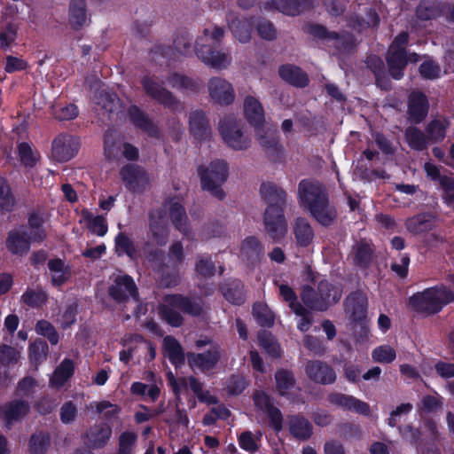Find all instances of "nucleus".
Listing matches in <instances>:
<instances>
[{"label":"nucleus","instance_id":"obj_1","mask_svg":"<svg viewBox=\"0 0 454 454\" xmlns=\"http://www.w3.org/2000/svg\"><path fill=\"white\" fill-rule=\"evenodd\" d=\"M224 35L223 27L215 26L205 28L196 40L195 51L198 58L207 67L215 70L227 69L232 62L229 51L216 49Z\"/></svg>","mask_w":454,"mask_h":454},{"label":"nucleus","instance_id":"obj_2","mask_svg":"<svg viewBox=\"0 0 454 454\" xmlns=\"http://www.w3.org/2000/svg\"><path fill=\"white\" fill-rule=\"evenodd\" d=\"M299 199L321 224L329 225L334 221L336 211L333 207L329 205L319 183L301 181L299 184Z\"/></svg>","mask_w":454,"mask_h":454},{"label":"nucleus","instance_id":"obj_3","mask_svg":"<svg viewBox=\"0 0 454 454\" xmlns=\"http://www.w3.org/2000/svg\"><path fill=\"white\" fill-rule=\"evenodd\" d=\"M454 301V294L446 287L428 288L414 294L410 299L411 306L419 312L426 314L437 313L447 303Z\"/></svg>","mask_w":454,"mask_h":454},{"label":"nucleus","instance_id":"obj_4","mask_svg":"<svg viewBox=\"0 0 454 454\" xmlns=\"http://www.w3.org/2000/svg\"><path fill=\"white\" fill-rule=\"evenodd\" d=\"M176 309L192 316H199L203 311L201 304L196 301L179 294L167 295L160 305V313L162 317L173 326H179L183 322L182 317Z\"/></svg>","mask_w":454,"mask_h":454},{"label":"nucleus","instance_id":"obj_5","mask_svg":"<svg viewBox=\"0 0 454 454\" xmlns=\"http://www.w3.org/2000/svg\"><path fill=\"white\" fill-rule=\"evenodd\" d=\"M286 194L281 192L276 195V199L270 197V204L265 210L264 224L267 232L272 239L283 237L287 231L286 223L283 215V204Z\"/></svg>","mask_w":454,"mask_h":454},{"label":"nucleus","instance_id":"obj_6","mask_svg":"<svg viewBox=\"0 0 454 454\" xmlns=\"http://www.w3.org/2000/svg\"><path fill=\"white\" fill-rule=\"evenodd\" d=\"M340 298V290L332 287L326 281L320 282L318 294H316L310 287L303 288L301 293V299L304 303L311 309L319 310L325 309L328 305L336 302Z\"/></svg>","mask_w":454,"mask_h":454},{"label":"nucleus","instance_id":"obj_7","mask_svg":"<svg viewBox=\"0 0 454 454\" xmlns=\"http://www.w3.org/2000/svg\"><path fill=\"white\" fill-rule=\"evenodd\" d=\"M93 110L95 112H103L105 114H139L138 108L132 105L129 100L121 101L114 93L108 91H99L93 98Z\"/></svg>","mask_w":454,"mask_h":454},{"label":"nucleus","instance_id":"obj_8","mask_svg":"<svg viewBox=\"0 0 454 454\" xmlns=\"http://www.w3.org/2000/svg\"><path fill=\"white\" fill-rule=\"evenodd\" d=\"M219 131L224 142L236 150L246 149L249 140L244 136L241 128L232 115H225L219 122Z\"/></svg>","mask_w":454,"mask_h":454},{"label":"nucleus","instance_id":"obj_9","mask_svg":"<svg viewBox=\"0 0 454 454\" xmlns=\"http://www.w3.org/2000/svg\"><path fill=\"white\" fill-rule=\"evenodd\" d=\"M199 172L203 188L211 191L221 186L226 181L228 166L224 160H216L207 166H201Z\"/></svg>","mask_w":454,"mask_h":454},{"label":"nucleus","instance_id":"obj_10","mask_svg":"<svg viewBox=\"0 0 454 454\" xmlns=\"http://www.w3.org/2000/svg\"><path fill=\"white\" fill-rule=\"evenodd\" d=\"M207 90L210 99L216 105L227 106L231 105L236 98L232 84L226 79L215 76L207 82Z\"/></svg>","mask_w":454,"mask_h":454},{"label":"nucleus","instance_id":"obj_11","mask_svg":"<svg viewBox=\"0 0 454 454\" xmlns=\"http://www.w3.org/2000/svg\"><path fill=\"white\" fill-rule=\"evenodd\" d=\"M79 149L80 141L77 137L60 134L52 141L51 157L58 162H67L78 153Z\"/></svg>","mask_w":454,"mask_h":454},{"label":"nucleus","instance_id":"obj_12","mask_svg":"<svg viewBox=\"0 0 454 454\" xmlns=\"http://www.w3.org/2000/svg\"><path fill=\"white\" fill-rule=\"evenodd\" d=\"M142 83L145 92L159 103L164 105L168 110L182 111L184 109L182 103L154 79L145 77Z\"/></svg>","mask_w":454,"mask_h":454},{"label":"nucleus","instance_id":"obj_13","mask_svg":"<svg viewBox=\"0 0 454 454\" xmlns=\"http://www.w3.org/2000/svg\"><path fill=\"white\" fill-rule=\"evenodd\" d=\"M120 175L126 188L134 192H140L149 184L147 174L138 166L127 165L121 169Z\"/></svg>","mask_w":454,"mask_h":454},{"label":"nucleus","instance_id":"obj_14","mask_svg":"<svg viewBox=\"0 0 454 454\" xmlns=\"http://www.w3.org/2000/svg\"><path fill=\"white\" fill-rule=\"evenodd\" d=\"M249 121L254 126L257 139L262 146L270 148L277 145L276 131L265 121L264 115H250Z\"/></svg>","mask_w":454,"mask_h":454},{"label":"nucleus","instance_id":"obj_15","mask_svg":"<svg viewBox=\"0 0 454 454\" xmlns=\"http://www.w3.org/2000/svg\"><path fill=\"white\" fill-rule=\"evenodd\" d=\"M388 71L394 79L399 80L403 75V69L409 61L417 62L419 57L417 54L406 55V52L388 51L387 57Z\"/></svg>","mask_w":454,"mask_h":454},{"label":"nucleus","instance_id":"obj_16","mask_svg":"<svg viewBox=\"0 0 454 454\" xmlns=\"http://www.w3.org/2000/svg\"><path fill=\"white\" fill-rule=\"evenodd\" d=\"M305 371L308 377L317 383L330 384L336 379L333 370L329 365L319 361L309 362Z\"/></svg>","mask_w":454,"mask_h":454},{"label":"nucleus","instance_id":"obj_17","mask_svg":"<svg viewBox=\"0 0 454 454\" xmlns=\"http://www.w3.org/2000/svg\"><path fill=\"white\" fill-rule=\"evenodd\" d=\"M68 20L74 29H81L89 23L90 19L85 0L70 1Z\"/></svg>","mask_w":454,"mask_h":454},{"label":"nucleus","instance_id":"obj_18","mask_svg":"<svg viewBox=\"0 0 454 454\" xmlns=\"http://www.w3.org/2000/svg\"><path fill=\"white\" fill-rule=\"evenodd\" d=\"M136 285L133 279L129 276H119L114 284L109 289L110 295L116 301H121L136 294Z\"/></svg>","mask_w":454,"mask_h":454},{"label":"nucleus","instance_id":"obj_19","mask_svg":"<svg viewBox=\"0 0 454 454\" xmlns=\"http://www.w3.org/2000/svg\"><path fill=\"white\" fill-rule=\"evenodd\" d=\"M229 28L233 36L241 43H247L251 39L252 24L250 20L242 18L239 19L230 13L227 17Z\"/></svg>","mask_w":454,"mask_h":454},{"label":"nucleus","instance_id":"obj_20","mask_svg":"<svg viewBox=\"0 0 454 454\" xmlns=\"http://www.w3.org/2000/svg\"><path fill=\"white\" fill-rule=\"evenodd\" d=\"M255 405L265 412L276 430L282 428V416L280 411L272 405L269 396L264 393H257L254 396Z\"/></svg>","mask_w":454,"mask_h":454},{"label":"nucleus","instance_id":"obj_21","mask_svg":"<svg viewBox=\"0 0 454 454\" xmlns=\"http://www.w3.org/2000/svg\"><path fill=\"white\" fill-rule=\"evenodd\" d=\"M279 76L289 84L303 88L309 84V77L300 67L293 65H284L278 69Z\"/></svg>","mask_w":454,"mask_h":454},{"label":"nucleus","instance_id":"obj_22","mask_svg":"<svg viewBox=\"0 0 454 454\" xmlns=\"http://www.w3.org/2000/svg\"><path fill=\"white\" fill-rule=\"evenodd\" d=\"M220 358L218 348H214L205 354H190L188 355V362L192 369L207 371L213 368Z\"/></svg>","mask_w":454,"mask_h":454},{"label":"nucleus","instance_id":"obj_23","mask_svg":"<svg viewBox=\"0 0 454 454\" xmlns=\"http://www.w3.org/2000/svg\"><path fill=\"white\" fill-rule=\"evenodd\" d=\"M112 435V428L107 424H98L90 427L86 434L87 443L92 448H101Z\"/></svg>","mask_w":454,"mask_h":454},{"label":"nucleus","instance_id":"obj_24","mask_svg":"<svg viewBox=\"0 0 454 454\" xmlns=\"http://www.w3.org/2000/svg\"><path fill=\"white\" fill-rule=\"evenodd\" d=\"M48 270L51 284L59 286L66 283L71 277L67 264L60 259H51L48 262Z\"/></svg>","mask_w":454,"mask_h":454},{"label":"nucleus","instance_id":"obj_25","mask_svg":"<svg viewBox=\"0 0 454 454\" xmlns=\"http://www.w3.org/2000/svg\"><path fill=\"white\" fill-rule=\"evenodd\" d=\"M331 403L346 410H353L356 412L365 414L369 411L367 403L351 396L342 394H333L329 397Z\"/></svg>","mask_w":454,"mask_h":454},{"label":"nucleus","instance_id":"obj_26","mask_svg":"<svg viewBox=\"0 0 454 454\" xmlns=\"http://www.w3.org/2000/svg\"><path fill=\"white\" fill-rule=\"evenodd\" d=\"M379 23V16L375 11L365 8L363 13L352 15L348 18V26L354 30L362 31Z\"/></svg>","mask_w":454,"mask_h":454},{"label":"nucleus","instance_id":"obj_27","mask_svg":"<svg viewBox=\"0 0 454 454\" xmlns=\"http://www.w3.org/2000/svg\"><path fill=\"white\" fill-rule=\"evenodd\" d=\"M27 233L23 229L10 231L6 239V246L9 251L16 254H23L29 248V241L26 238Z\"/></svg>","mask_w":454,"mask_h":454},{"label":"nucleus","instance_id":"obj_28","mask_svg":"<svg viewBox=\"0 0 454 454\" xmlns=\"http://www.w3.org/2000/svg\"><path fill=\"white\" fill-rule=\"evenodd\" d=\"M167 222L160 210L152 213L150 217V230L158 245H163L167 240Z\"/></svg>","mask_w":454,"mask_h":454},{"label":"nucleus","instance_id":"obj_29","mask_svg":"<svg viewBox=\"0 0 454 454\" xmlns=\"http://www.w3.org/2000/svg\"><path fill=\"white\" fill-rule=\"evenodd\" d=\"M79 222L98 236H104L107 232L105 218L100 215H93L87 209L82 210Z\"/></svg>","mask_w":454,"mask_h":454},{"label":"nucleus","instance_id":"obj_30","mask_svg":"<svg viewBox=\"0 0 454 454\" xmlns=\"http://www.w3.org/2000/svg\"><path fill=\"white\" fill-rule=\"evenodd\" d=\"M435 225L433 215L428 214L419 215L407 220L406 227L409 231L419 234L432 230Z\"/></svg>","mask_w":454,"mask_h":454},{"label":"nucleus","instance_id":"obj_31","mask_svg":"<svg viewBox=\"0 0 454 454\" xmlns=\"http://www.w3.org/2000/svg\"><path fill=\"white\" fill-rule=\"evenodd\" d=\"M346 309L351 313L354 320H360L365 316L367 301L361 294H355L346 300Z\"/></svg>","mask_w":454,"mask_h":454},{"label":"nucleus","instance_id":"obj_32","mask_svg":"<svg viewBox=\"0 0 454 454\" xmlns=\"http://www.w3.org/2000/svg\"><path fill=\"white\" fill-rule=\"evenodd\" d=\"M272 3L280 12L294 16L308 7L310 0H272Z\"/></svg>","mask_w":454,"mask_h":454},{"label":"nucleus","instance_id":"obj_33","mask_svg":"<svg viewBox=\"0 0 454 454\" xmlns=\"http://www.w3.org/2000/svg\"><path fill=\"white\" fill-rule=\"evenodd\" d=\"M289 431L295 438L306 440L312 434V426L306 419L295 416L289 420Z\"/></svg>","mask_w":454,"mask_h":454},{"label":"nucleus","instance_id":"obj_34","mask_svg":"<svg viewBox=\"0 0 454 454\" xmlns=\"http://www.w3.org/2000/svg\"><path fill=\"white\" fill-rule=\"evenodd\" d=\"M164 353L171 363L178 366L184 362V355L180 344L171 336H167L163 340Z\"/></svg>","mask_w":454,"mask_h":454},{"label":"nucleus","instance_id":"obj_35","mask_svg":"<svg viewBox=\"0 0 454 454\" xmlns=\"http://www.w3.org/2000/svg\"><path fill=\"white\" fill-rule=\"evenodd\" d=\"M167 210L169 212L170 218L173 224L184 234H187V216L185 212L179 202H171L166 206Z\"/></svg>","mask_w":454,"mask_h":454},{"label":"nucleus","instance_id":"obj_36","mask_svg":"<svg viewBox=\"0 0 454 454\" xmlns=\"http://www.w3.org/2000/svg\"><path fill=\"white\" fill-rule=\"evenodd\" d=\"M74 364L71 360L65 359L54 371L51 378V384L55 387H62L65 382L73 375Z\"/></svg>","mask_w":454,"mask_h":454},{"label":"nucleus","instance_id":"obj_37","mask_svg":"<svg viewBox=\"0 0 454 454\" xmlns=\"http://www.w3.org/2000/svg\"><path fill=\"white\" fill-rule=\"evenodd\" d=\"M122 142L120 135L116 132H108L105 136L104 153L106 158L116 159L122 150Z\"/></svg>","mask_w":454,"mask_h":454},{"label":"nucleus","instance_id":"obj_38","mask_svg":"<svg viewBox=\"0 0 454 454\" xmlns=\"http://www.w3.org/2000/svg\"><path fill=\"white\" fill-rule=\"evenodd\" d=\"M262 247L254 237L245 239L240 247V257L243 260L254 261L259 258L262 254Z\"/></svg>","mask_w":454,"mask_h":454},{"label":"nucleus","instance_id":"obj_39","mask_svg":"<svg viewBox=\"0 0 454 454\" xmlns=\"http://www.w3.org/2000/svg\"><path fill=\"white\" fill-rule=\"evenodd\" d=\"M190 129L194 137L207 139L210 135V129L205 115H192L190 118Z\"/></svg>","mask_w":454,"mask_h":454},{"label":"nucleus","instance_id":"obj_40","mask_svg":"<svg viewBox=\"0 0 454 454\" xmlns=\"http://www.w3.org/2000/svg\"><path fill=\"white\" fill-rule=\"evenodd\" d=\"M28 411V405L23 402L12 403L8 407L0 410V419L3 418L7 425L26 415Z\"/></svg>","mask_w":454,"mask_h":454},{"label":"nucleus","instance_id":"obj_41","mask_svg":"<svg viewBox=\"0 0 454 454\" xmlns=\"http://www.w3.org/2000/svg\"><path fill=\"white\" fill-rule=\"evenodd\" d=\"M417 17L421 20H429L438 17L441 13L437 3L432 0L421 1L417 7Z\"/></svg>","mask_w":454,"mask_h":454},{"label":"nucleus","instance_id":"obj_42","mask_svg":"<svg viewBox=\"0 0 454 454\" xmlns=\"http://www.w3.org/2000/svg\"><path fill=\"white\" fill-rule=\"evenodd\" d=\"M294 234L301 246H308L313 239V231L309 223L301 218L297 219L294 226Z\"/></svg>","mask_w":454,"mask_h":454},{"label":"nucleus","instance_id":"obj_43","mask_svg":"<svg viewBox=\"0 0 454 454\" xmlns=\"http://www.w3.org/2000/svg\"><path fill=\"white\" fill-rule=\"evenodd\" d=\"M408 107V114H427L429 110V104L424 94L413 92L409 97Z\"/></svg>","mask_w":454,"mask_h":454},{"label":"nucleus","instance_id":"obj_44","mask_svg":"<svg viewBox=\"0 0 454 454\" xmlns=\"http://www.w3.org/2000/svg\"><path fill=\"white\" fill-rule=\"evenodd\" d=\"M19 154L21 163L27 168L34 167L40 160L39 153L27 143L19 145Z\"/></svg>","mask_w":454,"mask_h":454},{"label":"nucleus","instance_id":"obj_45","mask_svg":"<svg viewBox=\"0 0 454 454\" xmlns=\"http://www.w3.org/2000/svg\"><path fill=\"white\" fill-rule=\"evenodd\" d=\"M372 358L380 364H390L396 358V352L389 345H380L372 351Z\"/></svg>","mask_w":454,"mask_h":454},{"label":"nucleus","instance_id":"obj_46","mask_svg":"<svg viewBox=\"0 0 454 454\" xmlns=\"http://www.w3.org/2000/svg\"><path fill=\"white\" fill-rule=\"evenodd\" d=\"M260 346L271 356L277 357L280 355V347L270 333L262 331L258 335Z\"/></svg>","mask_w":454,"mask_h":454},{"label":"nucleus","instance_id":"obj_47","mask_svg":"<svg viewBox=\"0 0 454 454\" xmlns=\"http://www.w3.org/2000/svg\"><path fill=\"white\" fill-rule=\"evenodd\" d=\"M254 317L262 325L270 326L274 323V315L270 308L263 303H257L253 309Z\"/></svg>","mask_w":454,"mask_h":454},{"label":"nucleus","instance_id":"obj_48","mask_svg":"<svg viewBox=\"0 0 454 454\" xmlns=\"http://www.w3.org/2000/svg\"><path fill=\"white\" fill-rule=\"evenodd\" d=\"M115 249L119 255L127 254L132 259L135 258L137 254L132 242L129 237L122 232H120L115 238Z\"/></svg>","mask_w":454,"mask_h":454},{"label":"nucleus","instance_id":"obj_49","mask_svg":"<svg viewBox=\"0 0 454 454\" xmlns=\"http://www.w3.org/2000/svg\"><path fill=\"white\" fill-rule=\"evenodd\" d=\"M424 168L427 176L433 180H438L441 186L446 190V192L454 189V181L447 176H441L436 166L432 163H426Z\"/></svg>","mask_w":454,"mask_h":454},{"label":"nucleus","instance_id":"obj_50","mask_svg":"<svg viewBox=\"0 0 454 454\" xmlns=\"http://www.w3.org/2000/svg\"><path fill=\"white\" fill-rule=\"evenodd\" d=\"M279 293L281 297L289 303V307L297 316L303 315L304 308L296 301L295 294L291 287L286 285H281Z\"/></svg>","mask_w":454,"mask_h":454},{"label":"nucleus","instance_id":"obj_51","mask_svg":"<svg viewBox=\"0 0 454 454\" xmlns=\"http://www.w3.org/2000/svg\"><path fill=\"white\" fill-rule=\"evenodd\" d=\"M369 65L373 68V72L376 76L377 84L384 90L389 89V82L384 76L383 62L377 57H371L369 59Z\"/></svg>","mask_w":454,"mask_h":454},{"label":"nucleus","instance_id":"obj_52","mask_svg":"<svg viewBox=\"0 0 454 454\" xmlns=\"http://www.w3.org/2000/svg\"><path fill=\"white\" fill-rule=\"evenodd\" d=\"M167 82L172 88L181 90H192L196 87L195 82L192 79L178 74H170L167 79Z\"/></svg>","mask_w":454,"mask_h":454},{"label":"nucleus","instance_id":"obj_53","mask_svg":"<svg viewBox=\"0 0 454 454\" xmlns=\"http://www.w3.org/2000/svg\"><path fill=\"white\" fill-rule=\"evenodd\" d=\"M134 432H123L119 437V454H131L137 442Z\"/></svg>","mask_w":454,"mask_h":454},{"label":"nucleus","instance_id":"obj_54","mask_svg":"<svg viewBox=\"0 0 454 454\" xmlns=\"http://www.w3.org/2000/svg\"><path fill=\"white\" fill-rule=\"evenodd\" d=\"M260 436L252 434L251 432H245L240 434L239 443L243 450L254 453L258 450Z\"/></svg>","mask_w":454,"mask_h":454},{"label":"nucleus","instance_id":"obj_55","mask_svg":"<svg viewBox=\"0 0 454 454\" xmlns=\"http://www.w3.org/2000/svg\"><path fill=\"white\" fill-rule=\"evenodd\" d=\"M35 331L38 334L47 337L51 344L59 342V334L51 323L45 320L39 321L36 324Z\"/></svg>","mask_w":454,"mask_h":454},{"label":"nucleus","instance_id":"obj_56","mask_svg":"<svg viewBox=\"0 0 454 454\" xmlns=\"http://www.w3.org/2000/svg\"><path fill=\"white\" fill-rule=\"evenodd\" d=\"M275 378L277 387L281 395H285L289 388L294 387V377L291 372L287 371H278Z\"/></svg>","mask_w":454,"mask_h":454},{"label":"nucleus","instance_id":"obj_57","mask_svg":"<svg viewBox=\"0 0 454 454\" xmlns=\"http://www.w3.org/2000/svg\"><path fill=\"white\" fill-rule=\"evenodd\" d=\"M256 29L259 36L264 40L272 41L277 37V29L269 20H259L256 26Z\"/></svg>","mask_w":454,"mask_h":454},{"label":"nucleus","instance_id":"obj_58","mask_svg":"<svg viewBox=\"0 0 454 454\" xmlns=\"http://www.w3.org/2000/svg\"><path fill=\"white\" fill-rule=\"evenodd\" d=\"M48 354V345L44 341H35L30 347V359L38 364L44 360Z\"/></svg>","mask_w":454,"mask_h":454},{"label":"nucleus","instance_id":"obj_59","mask_svg":"<svg viewBox=\"0 0 454 454\" xmlns=\"http://www.w3.org/2000/svg\"><path fill=\"white\" fill-rule=\"evenodd\" d=\"M405 136L407 142L412 148L420 150L426 146V139L419 130L410 128L406 130Z\"/></svg>","mask_w":454,"mask_h":454},{"label":"nucleus","instance_id":"obj_60","mask_svg":"<svg viewBox=\"0 0 454 454\" xmlns=\"http://www.w3.org/2000/svg\"><path fill=\"white\" fill-rule=\"evenodd\" d=\"M419 73L426 79H436L440 76L441 67L432 60H426L420 65Z\"/></svg>","mask_w":454,"mask_h":454},{"label":"nucleus","instance_id":"obj_61","mask_svg":"<svg viewBox=\"0 0 454 454\" xmlns=\"http://www.w3.org/2000/svg\"><path fill=\"white\" fill-rule=\"evenodd\" d=\"M215 269L209 257L200 256L196 262V272L202 277H211Z\"/></svg>","mask_w":454,"mask_h":454},{"label":"nucleus","instance_id":"obj_62","mask_svg":"<svg viewBox=\"0 0 454 454\" xmlns=\"http://www.w3.org/2000/svg\"><path fill=\"white\" fill-rule=\"evenodd\" d=\"M12 206V198L10 194L9 185L5 180L0 176V208L2 210H10Z\"/></svg>","mask_w":454,"mask_h":454},{"label":"nucleus","instance_id":"obj_63","mask_svg":"<svg viewBox=\"0 0 454 454\" xmlns=\"http://www.w3.org/2000/svg\"><path fill=\"white\" fill-rule=\"evenodd\" d=\"M97 412L103 414L106 418H113L120 412V408L109 401H101L95 403Z\"/></svg>","mask_w":454,"mask_h":454},{"label":"nucleus","instance_id":"obj_64","mask_svg":"<svg viewBox=\"0 0 454 454\" xmlns=\"http://www.w3.org/2000/svg\"><path fill=\"white\" fill-rule=\"evenodd\" d=\"M372 249L368 244L361 243L356 246L354 260L359 265H365L371 258Z\"/></svg>","mask_w":454,"mask_h":454}]
</instances>
